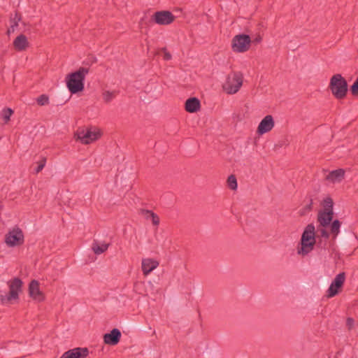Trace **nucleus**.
<instances>
[{
  "instance_id": "obj_1",
  "label": "nucleus",
  "mask_w": 358,
  "mask_h": 358,
  "mask_svg": "<svg viewBox=\"0 0 358 358\" xmlns=\"http://www.w3.org/2000/svg\"><path fill=\"white\" fill-rule=\"evenodd\" d=\"M88 73V68L80 67L78 71L66 76V86L71 94H76L84 90V80Z\"/></svg>"
},
{
  "instance_id": "obj_2",
  "label": "nucleus",
  "mask_w": 358,
  "mask_h": 358,
  "mask_svg": "<svg viewBox=\"0 0 358 358\" xmlns=\"http://www.w3.org/2000/svg\"><path fill=\"white\" fill-rule=\"evenodd\" d=\"M315 243V226L313 224H309L302 234L301 247L298 248L297 253L303 256L307 255L313 250Z\"/></svg>"
},
{
  "instance_id": "obj_3",
  "label": "nucleus",
  "mask_w": 358,
  "mask_h": 358,
  "mask_svg": "<svg viewBox=\"0 0 358 358\" xmlns=\"http://www.w3.org/2000/svg\"><path fill=\"white\" fill-rule=\"evenodd\" d=\"M329 88L337 99H343L348 92V83L341 74H335L330 79Z\"/></svg>"
},
{
  "instance_id": "obj_4",
  "label": "nucleus",
  "mask_w": 358,
  "mask_h": 358,
  "mask_svg": "<svg viewBox=\"0 0 358 358\" xmlns=\"http://www.w3.org/2000/svg\"><path fill=\"white\" fill-rule=\"evenodd\" d=\"M9 292L0 294L2 304L10 303L12 301L19 299V293L22 291V281L19 278H15L8 282Z\"/></svg>"
},
{
  "instance_id": "obj_5",
  "label": "nucleus",
  "mask_w": 358,
  "mask_h": 358,
  "mask_svg": "<svg viewBox=\"0 0 358 358\" xmlns=\"http://www.w3.org/2000/svg\"><path fill=\"white\" fill-rule=\"evenodd\" d=\"M323 209L319 211L317 215V221L320 226L322 227H327L331 223L334 215V202L331 198L327 197L324 199Z\"/></svg>"
},
{
  "instance_id": "obj_6",
  "label": "nucleus",
  "mask_w": 358,
  "mask_h": 358,
  "mask_svg": "<svg viewBox=\"0 0 358 358\" xmlns=\"http://www.w3.org/2000/svg\"><path fill=\"white\" fill-rule=\"evenodd\" d=\"M243 74L238 71H234L229 74L225 83L223 84V90L229 94H236L243 85Z\"/></svg>"
},
{
  "instance_id": "obj_7",
  "label": "nucleus",
  "mask_w": 358,
  "mask_h": 358,
  "mask_svg": "<svg viewBox=\"0 0 358 358\" xmlns=\"http://www.w3.org/2000/svg\"><path fill=\"white\" fill-rule=\"evenodd\" d=\"M251 42L249 35H236L232 39V49L236 52H245L249 50Z\"/></svg>"
},
{
  "instance_id": "obj_8",
  "label": "nucleus",
  "mask_w": 358,
  "mask_h": 358,
  "mask_svg": "<svg viewBox=\"0 0 358 358\" xmlns=\"http://www.w3.org/2000/svg\"><path fill=\"white\" fill-rule=\"evenodd\" d=\"M24 235L22 231L17 227L10 231L5 238L6 243L10 247L20 245L23 243Z\"/></svg>"
},
{
  "instance_id": "obj_9",
  "label": "nucleus",
  "mask_w": 358,
  "mask_h": 358,
  "mask_svg": "<svg viewBox=\"0 0 358 358\" xmlns=\"http://www.w3.org/2000/svg\"><path fill=\"white\" fill-rule=\"evenodd\" d=\"M345 280V274L344 272L338 273L334 280L331 282L328 290L327 296L331 298L336 296L339 292V289L342 287Z\"/></svg>"
},
{
  "instance_id": "obj_10",
  "label": "nucleus",
  "mask_w": 358,
  "mask_h": 358,
  "mask_svg": "<svg viewBox=\"0 0 358 358\" xmlns=\"http://www.w3.org/2000/svg\"><path fill=\"white\" fill-rule=\"evenodd\" d=\"M153 20L158 24L167 25L174 21L175 16L168 10L157 11L154 14Z\"/></svg>"
},
{
  "instance_id": "obj_11",
  "label": "nucleus",
  "mask_w": 358,
  "mask_h": 358,
  "mask_svg": "<svg viewBox=\"0 0 358 358\" xmlns=\"http://www.w3.org/2000/svg\"><path fill=\"white\" fill-rule=\"evenodd\" d=\"M29 294L31 298L38 302L45 300V295L41 291L39 282L36 280H32L29 285Z\"/></svg>"
},
{
  "instance_id": "obj_12",
  "label": "nucleus",
  "mask_w": 358,
  "mask_h": 358,
  "mask_svg": "<svg viewBox=\"0 0 358 358\" xmlns=\"http://www.w3.org/2000/svg\"><path fill=\"white\" fill-rule=\"evenodd\" d=\"M274 125L275 122L272 115H268L262 120L258 125L257 131L259 134L262 135L270 131L274 127Z\"/></svg>"
},
{
  "instance_id": "obj_13",
  "label": "nucleus",
  "mask_w": 358,
  "mask_h": 358,
  "mask_svg": "<svg viewBox=\"0 0 358 358\" xmlns=\"http://www.w3.org/2000/svg\"><path fill=\"white\" fill-rule=\"evenodd\" d=\"M89 355L87 348H75L65 352L60 358H86Z\"/></svg>"
},
{
  "instance_id": "obj_14",
  "label": "nucleus",
  "mask_w": 358,
  "mask_h": 358,
  "mask_svg": "<svg viewBox=\"0 0 358 358\" xmlns=\"http://www.w3.org/2000/svg\"><path fill=\"white\" fill-rule=\"evenodd\" d=\"M121 336V331L118 329L114 328L110 333L104 334L103 341L107 345H115L120 342Z\"/></svg>"
},
{
  "instance_id": "obj_15",
  "label": "nucleus",
  "mask_w": 358,
  "mask_h": 358,
  "mask_svg": "<svg viewBox=\"0 0 358 358\" xmlns=\"http://www.w3.org/2000/svg\"><path fill=\"white\" fill-rule=\"evenodd\" d=\"M159 263L158 261L151 258L142 259L141 268L144 275H148L153 270L158 267Z\"/></svg>"
},
{
  "instance_id": "obj_16",
  "label": "nucleus",
  "mask_w": 358,
  "mask_h": 358,
  "mask_svg": "<svg viewBox=\"0 0 358 358\" xmlns=\"http://www.w3.org/2000/svg\"><path fill=\"white\" fill-rule=\"evenodd\" d=\"M200 106L199 100L196 97H192L185 101V108L187 112L193 113L197 112Z\"/></svg>"
},
{
  "instance_id": "obj_17",
  "label": "nucleus",
  "mask_w": 358,
  "mask_h": 358,
  "mask_svg": "<svg viewBox=\"0 0 358 358\" xmlns=\"http://www.w3.org/2000/svg\"><path fill=\"white\" fill-rule=\"evenodd\" d=\"M27 38L24 34H20L13 41V46L17 51H23L28 47Z\"/></svg>"
},
{
  "instance_id": "obj_18",
  "label": "nucleus",
  "mask_w": 358,
  "mask_h": 358,
  "mask_svg": "<svg viewBox=\"0 0 358 358\" xmlns=\"http://www.w3.org/2000/svg\"><path fill=\"white\" fill-rule=\"evenodd\" d=\"M345 176V171L343 169H338L329 172L326 176V179L332 182H341Z\"/></svg>"
},
{
  "instance_id": "obj_19",
  "label": "nucleus",
  "mask_w": 358,
  "mask_h": 358,
  "mask_svg": "<svg viewBox=\"0 0 358 358\" xmlns=\"http://www.w3.org/2000/svg\"><path fill=\"white\" fill-rule=\"evenodd\" d=\"M84 138L81 143L88 145L96 141L100 137V134L96 131H92L90 129H86Z\"/></svg>"
},
{
  "instance_id": "obj_20",
  "label": "nucleus",
  "mask_w": 358,
  "mask_h": 358,
  "mask_svg": "<svg viewBox=\"0 0 358 358\" xmlns=\"http://www.w3.org/2000/svg\"><path fill=\"white\" fill-rule=\"evenodd\" d=\"M109 247L108 243H101L99 245L97 243H94L92 245V250L96 255H101Z\"/></svg>"
},
{
  "instance_id": "obj_21",
  "label": "nucleus",
  "mask_w": 358,
  "mask_h": 358,
  "mask_svg": "<svg viewBox=\"0 0 358 358\" xmlns=\"http://www.w3.org/2000/svg\"><path fill=\"white\" fill-rule=\"evenodd\" d=\"M21 15L17 12H15L14 16H10V25H12V29L15 30V29L18 27L19 22L21 21Z\"/></svg>"
},
{
  "instance_id": "obj_22",
  "label": "nucleus",
  "mask_w": 358,
  "mask_h": 358,
  "mask_svg": "<svg viewBox=\"0 0 358 358\" xmlns=\"http://www.w3.org/2000/svg\"><path fill=\"white\" fill-rule=\"evenodd\" d=\"M117 95L115 91H104L102 94V96L105 103H110Z\"/></svg>"
},
{
  "instance_id": "obj_23",
  "label": "nucleus",
  "mask_w": 358,
  "mask_h": 358,
  "mask_svg": "<svg viewBox=\"0 0 358 358\" xmlns=\"http://www.w3.org/2000/svg\"><path fill=\"white\" fill-rule=\"evenodd\" d=\"M341 222L338 220H335L331 224V232L334 235V238L337 236V235L340 232Z\"/></svg>"
},
{
  "instance_id": "obj_24",
  "label": "nucleus",
  "mask_w": 358,
  "mask_h": 358,
  "mask_svg": "<svg viewBox=\"0 0 358 358\" xmlns=\"http://www.w3.org/2000/svg\"><path fill=\"white\" fill-rule=\"evenodd\" d=\"M13 111L10 108H6L2 110L1 113V118L4 120L5 123H7L10 118L11 115L13 114Z\"/></svg>"
},
{
  "instance_id": "obj_25",
  "label": "nucleus",
  "mask_w": 358,
  "mask_h": 358,
  "mask_svg": "<svg viewBox=\"0 0 358 358\" xmlns=\"http://www.w3.org/2000/svg\"><path fill=\"white\" fill-rule=\"evenodd\" d=\"M227 183L231 189L235 190L237 189V180L235 176H229L227 179Z\"/></svg>"
},
{
  "instance_id": "obj_26",
  "label": "nucleus",
  "mask_w": 358,
  "mask_h": 358,
  "mask_svg": "<svg viewBox=\"0 0 358 358\" xmlns=\"http://www.w3.org/2000/svg\"><path fill=\"white\" fill-rule=\"evenodd\" d=\"M36 101L39 106H45L49 103V98L45 94H41L37 98Z\"/></svg>"
},
{
  "instance_id": "obj_27",
  "label": "nucleus",
  "mask_w": 358,
  "mask_h": 358,
  "mask_svg": "<svg viewBox=\"0 0 358 358\" xmlns=\"http://www.w3.org/2000/svg\"><path fill=\"white\" fill-rule=\"evenodd\" d=\"M85 131H86V129H78L76 131V132L74 134V138L76 139V141H80V143H82V141L84 138L83 136H85Z\"/></svg>"
},
{
  "instance_id": "obj_28",
  "label": "nucleus",
  "mask_w": 358,
  "mask_h": 358,
  "mask_svg": "<svg viewBox=\"0 0 358 358\" xmlns=\"http://www.w3.org/2000/svg\"><path fill=\"white\" fill-rule=\"evenodd\" d=\"M313 208V200L310 199L309 203L306 205L303 208L299 210L301 215H305L308 212H310Z\"/></svg>"
},
{
  "instance_id": "obj_29",
  "label": "nucleus",
  "mask_w": 358,
  "mask_h": 358,
  "mask_svg": "<svg viewBox=\"0 0 358 358\" xmlns=\"http://www.w3.org/2000/svg\"><path fill=\"white\" fill-rule=\"evenodd\" d=\"M37 164L38 166L34 169L36 173H38L43 170L46 164V158L42 157V159Z\"/></svg>"
},
{
  "instance_id": "obj_30",
  "label": "nucleus",
  "mask_w": 358,
  "mask_h": 358,
  "mask_svg": "<svg viewBox=\"0 0 358 358\" xmlns=\"http://www.w3.org/2000/svg\"><path fill=\"white\" fill-rule=\"evenodd\" d=\"M350 92L353 96H358V76L350 87Z\"/></svg>"
},
{
  "instance_id": "obj_31",
  "label": "nucleus",
  "mask_w": 358,
  "mask_h": 358,
  "mask_svg": "<svg viewBox=\"0 0 358 358\" xmlns=\"http://www.w3.org/2000/svg\"><path fill=\"white\" fill-rule=\"evenodd\" d=\"M317 232L320 233V235L322 237L324 238L325 239H328L329 237V232L325 229H324V227H322L320 226L317 228Z\"/></svg>"
},
{
  "instance_id": "obj_32",
  "label": "nucleus",
  "mask_w": 358,
  "mask_h": 358,
  "mask_svg": "<svg viewBox=\"0 0 358 358\" xmlns=\"http://www.w3.org/2000/svg\"><path fill=\"white\" fill-rule=\"evenodd\" d=\"M346 327L349 331L352 330L355 327V320L352 317L346 319Z\"/></svg>"
},
{
  "instance_id": "obj_33",
  "label": "nucleus",
  "mask_w": 358,
  "mask_h": 358,
  "mask_svg": "<svg viewBox=\"0 0 358 358\" xmlns=\"http://www.w3.org/2000/svg\"><path fill=\"white\" fill-rule=\"evenodd\" d=\"M140 213L142 215L145 217L146 220H150L151 219V215L150 213H155L152 210H146V209H141Z\"/></svg>"
},
{
  "instance_id": "obj_34",
  "label": "nucleus",
  "mask_w": 358,
  "mask_h": 358,
  "mask_svg": "<svg viewBox=\"0 0 358 358\" xmlns=\"http://www.w3.org/2000/svg\"><path fill=\"white\" fill-rule=\"evenodd\" d=\"M160 52L163 53V58L164 60H170L171 59V55L167 51L166 48H161Z\"/></svg>"
},
{
  "instance_id": "obj_35",
  "label": "nucleus",
  "mask_w": 358,
  "mask_h": 358,
  "mask_svg": "<svg viewBox=\"0 0 358 358\" xmlns=\"http://www.w3.org/2000/svg\"><path fill=\"white\" fill-rule=\"evenodd\" d=\"M151 215V220L155 226H158L159 224V217L156 213H150Z\"/></svg>"
},
{
  "instance_id": "obj_36",
  "label": "nucleus",
  "mask_w": 358,
  "mask_h": 358,
  "mask_svg": "<svg viewBox=\"0 0 358 358\" xmlns=\"http://www.w3.org/2000/svg\"><path fill=\"white\" fill-rule=\"evenodd\" d=\"M262 40V37L260 34H257L254 39L252 40V42L255 43H259Z\"/></svg>"
},
{
  "instance_id": "obj_37",
  "label": "nucleus",
  "mask_w": 358,
  "mask_h": 358,
  "mask_svg": "<svg viewBox=\"0 0 358 358\" xmlns=\"http://www.w3.org/2000/svg\"><path fill=\"white\" fill-rule=\"evenodd\" d=\"M15 31V30H13V29H12V25H10V27H9V28L8 29V30H7V34H8V35H10V33H13V32H14Z\"/></svg>"
}]
</instances>
